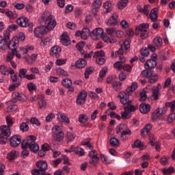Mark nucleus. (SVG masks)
I'll list each match as a JSON object with an SVG mask.
<instances>
[{"mask_svg": "<svg viewBox=\"0 0 175 175\" xmlns=\"http://www.w3.org/2000/svg\"><path fill=\"white\" fill-rule=\"evenodd\" d=\"M0 73L4 76L14 75L15 73V70L11 68H8L5 66H0Z\"/></svg>", "mask_w": 175, "mask_h": 175, "instance_id": "16", "label": "nucleus"}, {"mask_svg": "<svg viewBox=\"0 0 175 175\" xmlns=\"http://www.w3.org/2000/svg\"><path fill=\"white\" fill-rule=\"evenodd\" d=\"M106 31L110 36H114L116 33V29L114 28H108L106 29Z\"/></svg>", "mask_w": 175, "mask_h": 175, "instance_id": "59", "label": "nucleus"}, {"mask_svg": "<svg viewBox=\"0 0 175 175\" xmlns=\"http://www.w3.org/2000/svg\"><path fill=\"white\" fill-rule=\"evenodd\" d=\"M90 36L93 40H99L101 38H103V40H108L109 39V36L107 34H104V31L100 27L94 29L90 33Z\"/></svg>", "mask_w": 175, "mask_h": 175, "instance_id": "6", "label": "nucleus"}, {"mask_svg": "<svg viewBox=\"0 0 175 175\" xmlns=\"http://www.w3.org/2000/svg\"><path fill=\"white\" fill-rule=\"evenodd\" d=\"M139 101H145L147 99V95L146 90H142L139 94Z\"/></svg>", "mask_w": 175, "mask_h": 175, "instance_id": "56", "label": "nucleus"}, {"mask_svg": "<svg viewBox=\"0 0 175 175\" xmlns=\"http://www.w3.org/2000/svg\"><path fill=\"white\" fill-rule=\"evenodd\" d=\"M139 111L143 114H147L150 111V105L142 103L139 106Z\"/></svg>", "mask_w": 175, "mask_h": 175, "instance_id": "23", "label": "nucleus"}, {"mask_svg": "<svg viewBox=\"0 0 175 175\" xmlns=\"http://www.w3.org/2000/svg\"><path fill=\"white\" fill-rule=\"evenodd\" d=\"M0 131V145H5L8 138L11 135V131L10 128L6 126H1Z\"/></svg>", "mask_w": 175, "mask_h": 175, "instance_id": "5", "label": "nucleus"}, {"mask_svg": "<svg viewBox=\"0 0 175 175\" xmlns=\"http://www.w3.org/2000/svg\"><path fill=\"white\" fill-rule=\"evenodd\" d=\"M138 88V84L136 82H133L131 85L128 88L127 90V92L129 93V94H133L134 92H135V90L137 89Z\"/></svg>", "mask_w": 175, "mask_h": 175, "instance_id": "33", "label": "nucleus"}, {"mask_svg": "<svg viewBox=\"0 0 175 175\" xmlns=\"http://www.w3.org/2000/svg\"><path fill=\"white\" fill-rule=\"evenodd\" d=\"M143 147V145L142 144V142L139 139H137L134 142L133 144H132L133 148H142Z\"/></svg>", "mask_w": 175, "mask_h": 175, "instance_id": "52", "label": "nucleus"}, {"mask_svg": "<svg viewBox=\"0 0 175 175\" xmlns=\"http://www.w3.org/2000/svg\"><path fill=\"white\" fill-rule=\"evenodd\" d=\"M104 8L106 9L107 12H111V3L109 1H107L103 5Z\"/></svg>", "mask_w": 175, "mask_h": 175, "instance_id": "64", "label": "nucleus"}, {"mask_svg": "<svg viewBox=\"0 0 175 175\" xmlns=\"http://www.w3.org/2000/svg\"><path fill=\"white\" fill-rule=\"evenodd\" d=\"M151 146H155V150L157 151H160L161 144H160L159 142H158V141H156V142L152 141L151 142Z\"/></svg>", "mask_w": 175, "mask_h": 175, "instance_id": "58", "label": "nucleus"}, {"mask_svg": "<svg viewBox=\"0 0 175 175\" xmlns=\"http://www.w3.org/2000/svg\"><path fill=\"white\" fill-rule=\"evenodd\" d=\"M10 144L13 148L18 147L21 144V136L13 135L10 139Z\"/></svg>", "mask_w": 175, "mask_h": 175, "instance_id": "15", "label": "nucleus"}, {"mask_svg": "<svg viewBox=\"0 0 175 175\" xmlns=\"http://www.w3.org/2000/svg\"><path fill=\"white\" fill-rule=\"evenodd\" d=\"M174 172V168L172 167H170L167 169H163V173L164 175H172Z\"/></svg>", "mask_w": 175, "mask_h": 175, "instance_id": "49", "label": "nucleus"}, {"mask_svg": "<svg viewBox=\"0 0 175 175\" xmlns=\"http://www.w3.org/2000/svg\"><path fill=\"white\" fill-rule=\"evenodd\" d=\"M10 79L13 84H19L21 85L19 77L16 74L10 75Z\"/></svg>", "mask_w": 175, "mask_h": 175, "instance_id": "39", "label": "nucleus"}, {"mask_svg": "<svg viewBox=\"0 0 175 175\" xmlns=\"http://www.w3.org/2000/svg\"><path fill=\"white\" fill-rule=\"evenodd\" d=\"M157 12H158V8H154L150 12V18L153 22L156 21L158 18Z\"/></svg>", "mask_w": 175, "mask_h": 175, "instance_id": "32", "label": "nucleus"}, {"mask_svg": "<svg viewBox=\"0 0 175 175\" xmlns=\"http://www.w3.org/2000/svg\"><path fill=\"white\" fill-rule=\"evenodd\" d=\"M62 85L66 88H70L72 87V82L69 79H65L62 81Z\"/></svg>", "mask_w": 175, "mask_h": 175, "instance_id": "35", "label": "nucleus"}, {"mask_svg": "<svg viewBox=\"0 0 175 175\" xmlns=\"http://www.w3.org/2000/svg\"><path fill=\"white\" fill-rule=\"evenodd\" d=\"M100 159H101L102 162L105 164H110L111 163V161L107 155L101 154Z\"/></svg>", "mask_w": 175, "mask_h": 175, "instance_id": "54", "label": "nucleus"}, {"mask_svg": "<svg viewBox=\"0 0 175 175\" xmlns=\"http://www.w3.org/2000/svg\"><path fill=\"white\" fill-rule=\"evenodd\" d=\"M53 137L54 140L61 142L64 137V132H57L56 133H53Z\"/></svg>", "mask_w": 175, "mask_h": 175, "instance_id": "30", "label": "nucleus"}, {"mask_svg": "<svg viewBox=\"0 0 175 175\" xmlns=\"http://www.w3.org/2000/svg\"><path fill=\"white\" fill-rule=\"evenodd\" d=\"M10 30H5L3 31V38L0 36V49L5 50L8 49V44L10 42Z\"/></svg>", "mask_w": 175, "mask_h": 175, "instance_id": "7", "label": "nucleus"}, {"mask_svg": "<svg viewBox=\"0 0 175 175\" xmlns=\"http://www.w3.org/2000/svg\"><path fill=\"white\" fill-rule=\"evenodd\" d=\"M30 123H31V124L36 125V126H40V125H41L40 122V121L38 120V119L36 118H31L30 119Z\"/></svg>", "mask_w": 175, "mask_h": 175, "instance_id": "55", "label": "nucleus"}, {"mask_svg": "<svg viewBox=\"0 0 175 175\" xmlns=\"http://www.w3.org/2000/svg\"><path fill=\"white\" fill-rule=\"evenodd\" d=\"M98 162H99V157H98V155L93 157L89 161V163L92 164L94 167L96 166V165L98 163Z\"/></svg>", "mask_w": 175, "mask_h": 175, "instance_id": "46", "label": "nucleus"}, {"mask_svg": "<svg viewBox=\"0 0 175 175\" xmlns=\"http://www.w3.org/2000/svg\"><path fill=\"white\" fill-rule=\"evenodd\" d=\"M89 120V118L84 114H81L79 117V122L80 124H85Z\"/></svg>", "mask_w": 175, "mask_h": 175, "instance_id": "41", "label": "nucleus"}, {"mask_svg": "<svg viewBox=\"0 0 175 175\" xmlns=\"http://www.w3.org/2000/svg\"><path fill=\"white\" fill-rule=\"evenodd\" d=\"M150 5H144V8H142L141 10H139L140 13H144V14H146V16H148L150 13Z\"/></svg>", "mask_w": 175, "mask_h": 175, "instance_id": "42", "label": "nucleus"}, {"mask_svg": "<svg viewBox=\"0 0 175 175\" xmlns=\"http://www.w3.org/2000/svg\"><path fill=\"white\" fill-rule=\"evenodd\" d=\"M129 3V0H121L118 3V9L122 10V9H124L126 6H127Z\"/></svg>", "mask_w": 175, "mask_h": 175, "instance_id": "38", "label": "nucleus"}, {"mask_svg": "<svg viewBox=\"0 0 175 175\" xmlns=\"http://www.w3.org/2000/svg\"><path fill=\"white\" fill-rule=\"evenodd\" d=\"M152 126L150 124H146L143 129L141 131V136L142 137H145L146 136V133L148 134L149 132L151 131Z\"/></svg>", "mask_w": 175, "mask_h": 175, "instance_id": "31", "label": "nucleus"}, {"mask_svg": "<svg viewBox=\"0 0 175 175\" xmlns=\"http://www.w3.org/2000/svg\"><path fill=\"white\" fill-rule=\"evenodd\" d=\"M86 65L87 61L85 59H79L75 62V66L79 69H83V68H85Z\"/></svg>", "mask_w": 175, "mask_h": 175, "instance_id": "29", "label": "nucleus"}, {"mask_svg": "<svg viewBox=\"0 0 175 175\" xmlns=\"http://www.w3.org/2000/svg\"><path fill=\"white\" fill-rule=\"evenodd\" d=\"M60 40H61V43H62L64 44V46H68V44H70V43H71V41L69 38V36H68L67 32H64L61 35Z\"/></svg>", "mask_w": 175, "mask_h": 175, "instance_id": "19", "label": "nucleus"}, {"mask_svg": "<svg viewBox=\"0 0 175 175\" xmlns=\"http://www.w3.org/2000/svg\"><path fill=\"white\" fill-rule=\"evenodd\" d=\"M92 72H93V68L92 67L86 68L84 72L85 79H88L90 78V75H91Z\"/></svg>", "mask_w": 175, "mask_h": 175, "instance_id": "45", "label": "nucleus"}, {"mask_svg": "<svg viewBox=\"0 0 175 175\" xmlns=\"http://www.w3.org/2000/svg\"><path fill=\"white\" fill-rule=\"evenodd\" d=\"M103 0H95L92 3V13L93 14H97L98 10L102 5Z\"/></svg>", "mask_w": 175, "mask_h": 175, "instance_id": "20", "label": "nucleus"}, {"mask_svg": "<svg viewBox=\"0 0 175 175\" xmlns=\"http://www.w3.org/2000/svg\"><path fill=\"white\" fill-rule=\"evenodd\" d=\"M57 120L59 122H63V123H66L68 124H70L69 118L64 113L59 112L57 113Z\"/></svg>", "mask_w": 175, "mask_h": 175, "instance_id": "21", "label": "nucleus"}, {"mask_svg": "<svg viewBox=\"0 0 175 175\" xmlns=\"http://www.w3.org/2000/svg\"><path fill=\"white\" fill-rule=\"evenodd\" d=\"M122 83L121 82H115L112 84L113 88L116 91H120Z\"/></svg>", "mask_w": 175, "mask_h": 175, "instance_id": "60", "label": "nucleus"}, {"mask_svg": "<svg viewBox=\"0 0 175 175\" xmlns=\"http://www.w3.org/2000/svg\"><path fill=\"white\" fill-rule=\"evenodd\" d=\"M132 94H130L127 90L126 91L121 92L118 94V98H120V103L123 105H127L124 112L121 113V117L122 119H129L131 117V113L136 111L135 106L132 105V100H129L130 96Z\"/></svg>", "mask_w": 175, "mask_h": 175, "instance_id": "3", "label": "nucleus"}, {"mask_svg": "<svg viewBox=\"0 0 175 175\" xmlns=\"http://www.w3.org/2000/svg\"><path fill=\"white\" fill-rule=\"evenodd\" d=\"M109 144L111 147H118L120 145L119 140L116 137H111L109 139Z\"/></svg>", "mask_w": 175, "mask_h": 175, "instance_id": "37", "label": "nucleus"}, {"mask_svg": "<svg viewBox=\"0 0 175 175\" xmlns=\"http://www.w3.org/2000/svg\"><path fill=\"white\" fill-rule=\"evenodd\" d=\"M131 40L127 38L124 40L123 45L120 46L118 51L115 53L116 58H119L120 61L116 62L113 64V67L118 70H126V72H131L132 66L129 64H124L126 59L124 57V53H126L131 47Z\"/></svg>", "mask_w": 175, "mask_h": 175, "instance_id": "2", "label": "nucleus"}, {"mask_svg": "<svg viewBox=\"0 0 175 175\" xmlns=\"http://www.w3.org/2000/svg\"><path fill=\"white\" fill-rule=\"evenodd\" d=\"M107 72V68H103L100 71V72H99V79H98L99 82H101L103 81V78L106 75Z\"/></svg>", "mask_w": 175, "mask_h": 175, "instance_id": "48", "label": "nucleus"}, {"mask_svg": "<svg viewBox=\"0 0 175 175\" xmlns=\"http://www.w3.org/2000/svg\"><path fill=\"white\" fill-rule=\"evenodd\" d=\"M56 71H57V73L58 75H62V76H64V77L68 76V72L62 68H57Z\"/></svg>", "mask_w": 175, "mask_h": 175, "instance_id": "57", "label": "nucleus"}, {"mask_svg": "<svg viewBox=\"0 0 175 175\" xmlns=\"http://www.w3.org/2000/svg\"><path fill=\"white\" fill-rule=\"evenodd\" d=\"M105 53L104 51H98L94 52L93 57L96 59L97 58H102L103 57H105Z\"/></svg>", "mask_w": 175, "mask_h": 175, "instance_id": "43", "label": "nucleus"}, {"mask_svg": "<svg viewBox=\"0 0 175 175\" xmlns=\"http://www.w3.org/2000/svg\"><path fill=\"white\" fill-rule=\"evenodd\" d=\"M19 41L17 37H14L12 40L8 41V47L11 51H16L17 47H18Z\"/></svg>", "mask_w": 175, "mask_h": 175, "instance_id": "12", "label": "nucleus"}, {"mask_svg": "<svg viewBox=\"0 0 175 175\" xmlns=\"http://www.w3.org/2000/svg\"><path fill=\"white\" fill-rule=\"evenodd\" d=\"M36 167L42 173H45L48 169V163L44 161H39L36 163Z\"/></svg>", "mask_w": 175, "mask_h": 175, "instance_id": "17", "label": "nucleus"}, {"mask_svg": "<svg viewBox=\"0 0 175 175\" xmlns=\"http://www.w3.org/2000/svg\"><path fill=\"white\" fill-rule=\"evenodd\" d=\"M36 137L34 135H31V143L29 144V149L33 153H37L40 149L38 144L36 142Z\"/></svg>", "mask_w": 175, "mask_h": 175, "instance_id": "13", "label": "nucleus"}, {"mask_svg": "<svg viewBox=\"0 0 175 175\" xmlns=\"http://www.w3.org/2000/svg\"><path fill=\"white\" fill-rule=\"evenodd\" d=\"M68 142H73L75 139V136L72 133H67Z\"/></svg>", "mask_w": 175, "mask_h": 175, "instance_id": "63", "label": "nucleus"}, {"mask_svg": "<svg viewBox=\"0 0 175 175\" xmlns=\"http://www.w3.org/2000/svg\"><path fill=\"white\" fill-rule=\"evenodd\" d=\"M12 96L13 99L12 102L13 103H16L17 100L21 101L22 103H25L27 100V96L23 94H20L18 92H14L12 93Z\"/></svg>", "mask_w": 175, "mask_h": 175, "instance_id": "8", "label": "nucleus"}, {"mask_svg": "<svg viewBox=\"0 0 175 175\" xmlns=\"http://www.w3.org/2000/svg\"><path fill=\"white\" fill-rule=\"evenodd\" d=\"M16 54V51H12V52H9L7 57H6V61L8 64V65H10L13 69H16L17 68V64L12 60L14 57H15Z\"/></svg>", "mask_w": 175, "mask_h": 175, "instance_id": "11", "label": "nucleus"}, {"mask_svg": "<svg viewBox=\"0 0 175 175\" xmlns=\"http://www.w3.org/2000/svg\"><path fill=\"white\" fill-rule=\"evenodd\" d=\"M88 97V92L85 90L81 91L77 96L76 103L79 105H82L85 103Z\"/></svg>", "mask_w": 175, "mask_h": 175, "instance_id": "9", "label": "nucleus"}, {"mask_svg": "<svg viewBox=\"0 0 175 175\" xmlns=\"http://www.w3.org/2000/svg\"><path fill=\"white\" fill-rule=\"evenodd\" d=\"M150 25L148 23H142L139 26L136 27L135 35H139L141 39H146L149 35L148 28Z\"/></svg>", "mask_w": 175, "mask_h": 175, "instance_id": "4", "label": "nucleus"}, {"mask_svg": "<svg viewBox=\"0 0 175 175\" xmlns=\"http://www.w3.org/2000/svg\"><path fill=\"white\" fill-rule=\"evenodd\" d=\"M29 129V126L26 122H22L20 125V131L22 132H27Z\"/></svg>", "mask_w": 175, "mask_h": 175, "instance_id": "44", "label": "nucleus"}, {"mask_svg": "<svg viewBox=\"0 0 175 175\" xmlns=\"http://www.w3.org/2000/svg\"><path fill=\"white\" fill-rule=\"evenodd\" d=\"M27 88L30 92L37 90V86L33 83H27Z\"/></svg>", "mask_w": 175, "mask_h": 175, "instance_id": "53", "label": "nucleus"}, {"mask_svg": "<svg viewBox=\"0 0 175 175\" xmlns=\"http://www.w3.org/2000/svg\"><path fill=\"white\" fill-rule=\"evenodd\" d=\"M118 17V14L113 13L107 21L108 25H115L116 24H118V22H117Z\"/></svg>", "mask_w": 175, "mask_h": 175, "instance_id": "28", "label": "nucleus"}, {"mask_svg": "<svg viewBox=\"0 0 175 175\" xmlns=\"http://www.w3.org/2000/svg\"><path fill=\"white\" fill-rule=\"evenodd\" d=\"M90 30L88 28H83L81 31H77L75 32V36L76 37H81V39H83V40H85L86 39H88V36H90Z\"/></svg>", "mask_w": 175, "mask_h": 175, "instance_id": "10", "label": "nucleus"}, {"mask_svg": "<svg viewBox=\"0 0 175 175\" xmlns=\"http://www.w3.org/2000/svg\"><path fill=\"white\" fill-rule=\"evenodd\" d=\"M38 21L40 24L44 23L46 26L41 25L34 29L33 33L36 38H42L43 35L47 33L48 31H53L57 25L55 16L49 12H44L39 18Z\"/></svg>", "mask_w": 175, "mask_h": 175, "instance_id": "1", "label": "nucleus"}, {"mask_svg": "<svg viewBox=\"0 0 175 175\" xmlns=\"http://www.w3.org/2000/svg\"><path fill=\"white\" fill-rule=\"evenodd\" d=\"M105 62H106V59H105V58L104 57H97L96 59V62L98 65H104Z\"/></svg>", "mask_w": 175, "mask_h": 175, "instance_id": "62", "label": "nucleus"}, {"mask_svg": "<svg viewBox=\"0 0 175 175\" xmlns=\"http://www.w3.org/2000/svg\"><path fill=\"white\" fill-rule=\"evenodd\" d=\"M140 54L142 57H148L150 55V50L148 48H142L140 50Z\"/></svg>", "mask_w": 175, "mask_h": 175, "instance_id": "50", "label": "nucleus"}, {"mask_svg": "<svg viewBox=\"0 0 175 175\" xmlns=\"http://www.w3.org/2000/svg\"><path fill=\"white\" fill-rule=\"evenodd\" d=\"M163 44V38L161 36H157L153 39V45L156 49H161Z\"/></svg>", "mask_w": 175, "mask_h": 175, "instance_id": "24", "label": "nucleus"}, {"mask_svg": "<svg viewBox=\"0 0 175 175\" xmlns=\"http://www.w3.org/2000/svg\"><path fill=\"white\" fill-rule=\"evenodd\" d=\"M161 88V84H158L157 86L152 88V96L154 99L156 100L159 99Z\"/></svg>", "mask_w": 175, "mask_h": 175, "instance_id": "26", "label": "nucleus"}, {"mask_svg": "<svg viewBox=\"0 0 175 175\" xmlns=\"http://www.w3.org/2000/svg\"><path fill=\"white\" fill-rule=\"evenodd\" d=\"M31 138H32V135H30V136H28L26 139L23 140L21 143L22 149H27V148H29Z\"/></svg>", "mask_w": 175, "mask_h": 175, "instance_id": "27", "label": "nucleus"}, {"mask_svg": "<svg viewBox=\"0 0 175 175\" xmlns=\"http://www.w3.org/2000/svg\"><path fill=\"white\" fill-rule=\"evenodd\" d=\"M74 152L77 154L79 157H84L85 156V151L84 150L78 146V147H75V150H74Z\"/></svg>", "mask_w": 175, "mask_h": 175, "instance_id": "34", "label": "nucleus"}, {"mask_svg": "<svg viewBox=\"0 0 175 175\" xmlns=\"http://www.w3.org/2000/svg\"><path fill=\"white\" fill-rule=\"evenodd\" d=\"M62 51V48L59 46H54L51 49L50 55L59 58V53Z\"/></svg>", "mask_w": 175, "mask_h": 175, "instance_id": "18", "label": "nucleus"}, {"mask_svg": "<svg viewBox=\"0 0 175 175\" xmlns=\"http://www.w3.org/2000/svg\"><path fill=\"white\" fill-rule=\"evenodd\" d=\"M18 156H19L18 151L13 150L8 153L7 159L9 161H12L15 160Z\"/></svg>", "mask_w": 175, "mask_h": 175, "instance_id": "25", "label": "nucleus"}, {"mask_svg": "<svg viewBox=\"0 0 175 175\" xmlns=\"http://www.w3.org/2000/svg\"><path fill=\"white\" fill-rule=\"evenodd\" d=\"M142 75L147 79H149L153 75V72L152 70H144L142 72Z\"/></svg>", "mask_w": 175, "mask_h": 175, "instance_id": "40", "label": "nucleus"}, {"mask_svg": "<svg viewBox=\"0 0 175 175\" xmlns=\"http://www.w3.org/2000/svg\"><path fill=\"white\" fill-rule=\"evenodd\" d=\"M16 23L18 24V25H19V27H29V28H31V27H33L32 23L26 17L17 19Z\"/></svg>", "mask_w": 175, "mask_h": 175, "instance_id": "14", "label": "nucleus"}, {"mask_svg": "<svg viewBox=\"0 0 175 175\" xmlns=\"http://www.w3.org/2000/svg\"><path fill=\"white\" fill-rule=\"evenodd\" d=\"M157 65V61L154 59H148L144 64L145 69H154Z\"/></svg>", "mask_w": 175, "mask_h": 175, "instance_id": "22", "label": "nucleus"}, {"mask_svg": "<svg viewBox=\"0 0 175 175\" xmlns=\"http://www.w3.org/2000/svg\"><path fill=\"white\" fill-rule=\"evenodd\" d=\"M51 38H46L42 40L40 42V46H48V44H50Z\"/></svg>", "mask_w": 175, "mask_h": 175, "instance_id": "61", "label": "nucleus"}, {"mask_svg": "<svg viewBox=\"0 0 175 175\" xmlns=\"http://www.w3.org/2000/svg\"><path fill=\"white\" fill-rule=\"evenodd\" d=\"M27 70L26 68H21L19 70V72H18V77L21 79H26L27 75Z\"/></svg>", "mask_w": 175, "mask_h": 175, "instance_id": "36", "label": "nucleus"}, {"mask_svg": "<svg viewBox=\"0 0 175 175\" xmlns=\"http://www.w3.org/2000/svg\"><path fill=\"white\" fill-rule=\"evenodd\" d=\"M126 126L125 124H119L117 126L116 129V133H122L126 130Z\"/></svg>", "mask_w": 175, "mask_h": 175, "instance_id": "51", "label": "nucleus"}, {"mask_svg": "<svg viewBox=\"0 0 175 175\" xmlns=\"http://www.w3.org/2000/svg\"><path fill=\"white\" fill-rule=\"evenodd\" d=\"M165 107L170 108L172 112L175 111V100L172 102H167L165 103Z\"/></svg>", "mask_w": 175, "mask_h": 175, "instance_id": "47", "label": "nucleus"}]
</instances>
